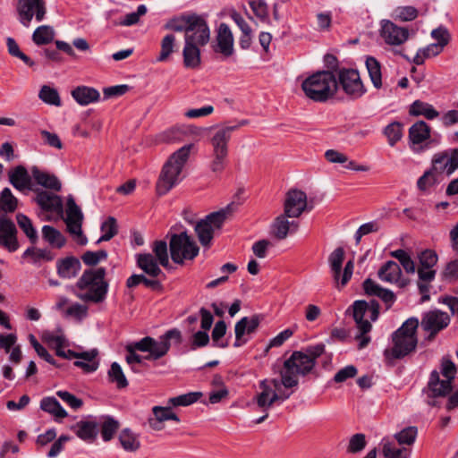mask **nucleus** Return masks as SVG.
Segmentation results:
<instances>
[{"instance_id": "ddd939ff", "label": "nucleus", "mask_w": 458, "mask_h": 458, "mask_svg": "<svg viewBox=\"0 0 458 458\" xmlns=\"http://www.w3.org/2000/svg\"><path fill=\"white\" fill-rule=\"evenodd\" d=\"M336 81L337 89H342L345 95L352 100L360 98L367 91L359 72L355 69H340L337 72Z\"/></svg>"}, {"instance_id": "f8f14e48", "label": "nucleus", "mask_w": 458, "mask_h": 458, "mask_svg": "<svg viewBox=\"0 0 458 458\" xmlns=\"http://www.w3.org/2000/svg\"><path fill=\"white\" fill-rule=\"evenodd\" d=\"M231 212L232 208L229 205L225 208L208 215L204 219L196 224L195 232L199 242L203 246H208L210 243L213 239L214 231L222 227Z\"/></svg>"}, {"instance_id": "f704fd0d", "label": "nucleus", "mask_w": 458, "mask_h": 458, "mask_svg": "<svg viewBox=\"0 0 458 458\" xmlns=\"http://www.w3.org/2000/svg\"><path fill=\"white\" fill-rule=\"evenodd\" d=\"M118 440L123 450L126 452L135 453L141 446L139 435L128 428L121 430L118 436Z\"/></svg>"}, {"instance_id": "052dcab7", "label": "nucleus", "mask_w": 458, "mask_h": 458, "mask_svg": "<svg viewBox=\"0 0 458 458\" xmlns=\"http://www.w3.org/2000/svg\"><path fill=\"white\" fill-rule=\"evenodd\" d=\"M226 333V324L224 320L217 321L212 331V341L215 346L219 348H225L228 345L227 342H219L220 339Z\"/></svg>"}, {"instance_id": "09e8293b", "label": "nucleus", "mask_w": 458, "mask_h": 458, "mask_svg": "<svg viewBox=\"0 0 458 458\" xmlns=\"http://www.w3.org/2000/svg\"><path fill=\"white\" fill-rule=\"evenodd\" d=\"M383 132L387 138L388 144L394 147L403 137V124L399 122H393L385 127Z\"/></svg>"}, {"instance_id": "37998d69", "label": "nucleus", "mask_w": 458, "mask_h": 458, "mask_svg": "<svg viewBox=\"0 0 458 458\" xmlns=\"http://www.w3.org/2000/svg\"><path fill=\"white\" fill-rule=\"evenodd\" d=\"M55 258V254L47 249H38L35 247L28 248L22 254V259H30L33 264L42 261H50Z\"/></svg>"}, {"instance_id": "4d7b16f0", "label": "nucleus", "mask_w": 458, "mask_h": 458, "mask_svg": "<svg viewBox=\"0 0 458 458\" xmlns=\"http://www.w3.org/2000/svg\"><path fill=\"white\" fill-rule=\"evenodd\" d=\"M108 377L111 382L116 384L118 388H124L128 386V381L121 366L117 362L111 364L110 369L108 370Z\"/></svg>"}, {"instance_id": "6e6552de", "label": "nucleus", "mask_w": 458, "mask_h": 458, "mask_svg": "<svg viewBox=\"0 0 458 458\" xmlns=\"http://www.w3.org/2000/svg\"><path fill=\"white\" fill-rule=\"evenodd\" d=\"M282 386V378H266L259 382V392L254 396L253 401L265 414L256 420V424L262 423L268 417L269 409L276 402H284L290 397L291 394L280 393Z\"/></svg>"}, {"instance_id": "4c0bfd02", "label": "nucleus", "mask_w": 458, "mask_h": 458, "mask_svg": "<svg viewBox=\"0 0 458 458\" xmlns=\"http://www.w3.org/2000/svg\"><path fill=\"white\" fill-rule=\"evenodd\" d=\"M30 172L37 184L48 190L57 191V178L54 174L42 171L38 166H32Z\"/></svg>"}, {"instance_id": "c9c22d12", "label": "nucleus", "mask_w": 458, "mask_h": 458, "mask_svg": "<svg viewBox=\"0 0 458 458\" xmlns=\"http://www.w3.org/2000/svg\"><path fill=\"white\" fill-rule=\"evenodd\" d=\"M199 45L185 41L182 50L183 64L187 68H197L200 64Z\"/></svg>"}, {"instance_id": "774afa93", "label": "nucleus", "mask_w": 458, "mask_h": 458, "mask_svg": "<svg viewBox=\"0 0 458 458\" xmlns=\"http://www.w3.org/2000/svg\"><path fill=\"white\" fill-rule=\"evenodd\" d=\"M435 171L431 168L424 173L417 182V186L420 191H426L437 182Z\"/></svg>"}, {"instance_id": "7c9ffc66", "label": "nucleus", "mask_w": 458, "mask_h": 458, "mask_svg": "<svg viewBox=\"0 0 458 458\" xmlns=\"http://www.w3.org/2000/svg\"><path fill=\"white\" fill-rule=\"evenodd\" d=\"M75 433L79 438L93 443L98 434V424L94 420H81L74 426Z\"/></svg>"}, {"instance_id": "de8ad7c7", "label": "nucleus", "mask_w": 458, "mask_h": 458, "mask_svg": "<svg viewBox=\"0 0 458 458\" xmlns=\"http://www.w3.org/2000/svg\"><path fill=\"white\" fill-rule=\"evenodd\" d=\"M202 395L203 394L201 392H190L175 397L169 398L167 401V404L172 405L174 407L189 406L196 403Z\"/></svg>"}, {"instance_id": "a19ab883", "label": "nucleus", "mask_w": 458, "mask_h": 458, "mask_svg": "<svg viewBox=\"0 0 458 458\" xmlns=\"http://www.w3.org/2000/svg\"><path fill=\"white\" fill-rule=\"evenodd\" d=\"M344 259V250L342 247L336 248L329 256L328 261L334 281L339 285L342 266Z\"/></svg>"}, {"instance_id": "79ce46f5", "label": "nucleus", "mask_w": 458, "mask_h": 458, "mask_svg": "<svg viewBox=\"0 0 458 458\" xmlns=\"http://www.w3.org/2000/svg\"><path fill=\"white\" fill-rule=\"evenodd\" d=\"M55 36V29L48 25L38 27L32 34V41L37 46H45L50 44Z\"/></svg>"}, {"instance_id": "bb28decb", "label": "nucleus", "mask_w": 458, "mask_h": 458, "mask_svg": "<svg viewBox=\"0 0 458 458\" xmlns=\"http://www.w3.org/2000/svg\"><path fill=\"white\" fill-rule=\"evenodd\" d=\"M288 216L284 214L278 216L271 225L273 235L278 240H284L287 237L290 232L293 233L298 228V223L295 221L290 222Z\"/></svg>"}, {"instance_id": "c756f323", "label": "nucleus", "mask_w": 458, "mask_h": 458, "mask_svg": "<svg viewBox=\"0 0 458 458\" xmlns=\"http://www.w3.org/2000/svg\"><path fill=\"white\" fill-rule=\"evenodd\" d=\"M418 272V282L417 285L421 296V301H427L429 300V290L430 284L435 279L436 270L432 268H425L420 267Z\"/></svg>"}, {"instance_id": "bf43d9fd", "label": "nucleus", "mask_w": 458, "mask_h": 458, "mask_svg": "<svg viewBox=\"0 0 458 458\" xmlns=\"http://www.w3.org/2000/svg\"><path fill=\"white\" fill-rule=\"evenodd\" d=\"M175 37L173 34H168L161 41V51L157 58L158 62H165L168 59L170 55L174 52Z\"/></svg>"}, {"instance_id": "13d9d810", "label": "nucleus", "mask_w": 458, "mask_h": 458, "mask_svg": "<svg viewBox=\"0 0 458 458\" xmlns=\"http://www.w3.org/2000/svg\"><path fill=\"white\" fill-rule=\"evenodd\" d=\"M417 435V428L410 426L394 434V438L399 445H411L415 442Z\"/></svg>"}, {"instance_id": "72a5a7b5", "label": "nucleus", "mask_w": 458, "mask_h": 458, "mask_svg": "<svg viewBox=\"0 0 458 458\" xmlns=\"http://www.w3.org/2000/svg\"><path fill=\"white\" fill-rule=\"evenodd\" d=\"M430 127L424 121L416 122L409 129V140L411 145H419L429 139Z\"/></svg>"}, {"instance_id": "680f3d73", "label": "nucleus", "mask_w": 458, "mask_h": 458, "mask_svg": "<svg viewBox=\"0 0 458 458\" xmlns=\"http://www.w3.org/2000/svg\"><path fill=\"white\" fill-rule=\"evenodd\" d=\"M420 267L425 268H432L437 265L438 257L436 251L432 250H425L419 255Z\"/></svg>"}, {"instance_id": "393cba45", "label": "nucleus", "mask_w": 458, "mask_h": 458, "mask_svg": "<svg viewBox=\"0 0 458 458\" xmlns=\"http://www.w3.org/2000/svg\"><path fill=\"white\" fill-rule=\"evenodd\" d=\"M216 48L215 51L221 53L225 57L233 54V36L226 23H221L217 29Z\"/></svg>"}, {"instance_id": "423d86ee", "label": "nucleus", "mask_w": 458, "mask_h": 458, "mask_svg": "<svg viewBox=\"0 0 458 458\" xmlns=\"http://www.w3.org/2000/svg\"><path fill=\"white\" fill-rule=\"evenodd\" d=\"M105 276L106 269L104 267L85 270L77 282L79 289L87 291L79 296L80 299L93 302L104 301L108 288Z\"/></svg>"}, {"instance_id": "49530a36", "label": "nucleus", "mask_w": 458, "mask_h": 458, "mask_svg": "<svg viewBox=\"0 0 458 458\" xmlns=\"http://www.w3.org/2000/svg\"><path fill=\"white\" fill-rule=\"evenodd\" d=\"M195 13L182 14L179 17L171 19L166 24L165 29L177 32H186L187 28L191 26V22Z\"/></svg>"}, {"instance_id": "dca6fc26", "label": "nucleus", "mask_w": 458, "mask_h": 458, "mask_svg": "<svg viewBox=\"0 0 458 458\" xmlns=\"http://www.w3.org/2000/svg\"><path fill=\"white\" fill-rule=\"evenodd\" d=\"M55 191H37L36 202L41 208L42 219L55 220L57 217V194Z\"/></svg>"}, {"instance_id": "603ef678", "label": "nucleus", "mask_w": 458, "mask_h": 458, "mask_svg": "<svg viewBox=\"0 0 458 458\" xmlns=\"http://www.w3.org/2000/svg\"><path fill=\"white\" fill-rule=\"evenodd\" d=\"M140 284H143L153 290L161 289V284L158 280L148 279L144 275H132L126 281V285L129 288L136 287Z\"/></svg>"}, {"instance_id": "864d4df0", "label": "nucleus", "mask_w": 458, "mask_h": 458, "mask_svg": "<svg viewBox=\"0 0 458 458\" xmlns=\"http://www.w3.org/2000/svg\"><path fill=\"white\" fill-rule=\"evenodd\" d=\"M16 220L20 228L25 233L30 242L35 243L38 239V235L31 220L21 213L17 214Z\"/></svg>"}, {"instance_id": "a18cd8bd", "label": "nucleus", "mask_w": 458, "mask_h": 458, "mask_svg": "<svg viewBox=\"0 0 458 458\" xmlns=\"http://www.w3.org/2000/svg\"><path fill=\"white\" fill-rule=\"evenodd\" d=\"M390 256L396 259L406 273L413 274L416 271L415 262L411 258L410 254L402 249L395 250L390 252Z\"/></svg>"}, {"instance_id": "5701e85b", "label": "nucleus", "mask_w": 458, "mask_h": 458, "mask_svg": "<svg viewBox=\"0 0 458 458\" xmlns=\"http://www.w3.org/2000/svg\"><path fill=\"white\" fill-rule=\"evenodd\" d=\"M402 269L395 261L388 260L384 263L377 271L378 278L386 283L397 284L400 287H404L408 281L402 279Z\"/></svg>"}, {"instance_id": "6e6d98bb", "label": "nucleus", "mask_w": 458, "mask_h": 458, "mask_svg": "<svg viewBox=\"0 0 458 458\" xmlns=\"http://www.w3.org/2000/svg\"><path fill=\"white\" fill-rule=\"evenodd\" d=\"M100 229L103 232V235L98 240L97 242L111 240L118 233L116 219L113 216H109L105 222L102 223Z\"/></svg>"}, {"instance_id": "338daca9", "label": "nucleus", "mask_w": 458, "mask_h": 458, "mask_svg": "<svg viewBox=\"0 0 458 458\" xmlns=\"http://www.w3.org/2000/svg\"><path fill=\"white\" fill-rule=\"evenodd\" d=\"M65 318H72L81 320L87 315V307L79 303H74L65 309L64 313Z\"/></svg>"}, {"instance_id": "a878e982", "label": "nucleus", "mask_w": 458, "mask_h": 458, "mask_svg": "<svg viewBox=\"0 0 458 458\" xmlns=\"http://www.w3.org/2000/svg\"><path fill=\"white\" fill-rule=\"evenodd\" d=\"M362 285L365 293L381 299L386 304V310L390 309L396 300L394 293L391 290L381 287L370 278H367Z\"/></svg>"}, {"instance_id": "4be33fe9", "label": "nucleus", "mask_w": 458, "mask_h": 458, "mask_svg": "<svg viewBox=\"0 0 458 458\" xmlns=\"http://www.w3.org/2000/svg\"><path fill=\"white\" fill-rule=\"evenodd\" d=\"M17 230L13 222L8 218H0V245L13 252L19 248Z\"/></svg>"}, {"instance_id": "0e129e2a", "label": "nucleus", "mask_w": 458, "mask_h": 458, "mask_svg": "<svg viewBox=\"0 0 458 458\" xmlns=\"http://www.w3.org/2000/svg\"><path fill=\"white\" fill-rule=\"evenodd\" d=\"M38 98L46 104L57 106V90L47 85L41 87Z\"/></svg>"}, {"instance_id": "e2e57ef3", "label": "nucleus", "mask_w": 458, "mask_h": 458, "mask_svg": "<svg viewBox=\"0 0 458 458\" xmlns=\"http://www.w3.org/2000/svg\"><path fill=\"white\" fill-rule=\"evenodd\" d=\"M146 13L147 7L144 4H140L138 6L136 12L127 13L120 21V24L123 26H131L137 24L140 21V18L146 14Z\"/></svg>"}, {"instance_id": "9d476101", "label": "nucleus", "mask_w": 458, "mask_h": 458, "mask_svg": "<svg viewBox=\"0 0 458 458\" xmlns=\"http://www.w3.org/2000/svg\"><path fill=\"white\" fill-rule=\"evenodd\" d=\"M171 340H174L177 344L182 342L181 331L173 328L166 331L164 335L155 339L150 336H145L137 342L135 345L140 352H148V360H158L164 357L171 347Z\"/></svg>"}, {"instance_id": "4468645a", "label": "nucleus", "mask_w": 458, "mask_h": 458, "mask_svg": "<svg viewBox=\"0 0 458 458\" xmlns=\"http://www.w3.org/2000/svg\"><path fill=\"white\" fill-rule=\"evenodd\" d=\"M16 11L19 21L29 28L34 17L38 22L45 19L47 5L44 0H18Z\"/></svg>"}, {"instance_id": "f257e3e1", "label": "nucleus", "mask_w": 458, "mask_h": 458, "mask_svg": "<svg viewBox=\"0 0 458 458\" xmlns=\"http://www.w3.org/2000/svg\"><path fill=\"white\" fill-rule=\"evenodd\" d=\"M191 146L182 147L165 163L156 184L158 195L166 194L182 180V169L189 159Z\"/></svg>"}, {"instance_id": "2eb2a0df", "label": "nucleus", "mask_w": 458, "mask_h": 458, "mask_svg": "<svg viewBox=\"0 0 458 458\" xmlns=\"http://www.w3.org/2000/svg\"><path fill=\"white\" fill-rule=\"evenodd\" d=\"M210 39V30L204 15L194 14L191 26L187 28L184 40L206 46Z\"/></svg>"}, {"instance_id": "f03ea898", "label": "nucleus", "mask_w": 458, "mask_h": 458, "mask_svg": "<svg viewBox=\"0 0 458 458\" xmlns=\"http://www.w3.org/2000/svg\"><path fill=\"white\" fill-rule=\"evenodd\" d=\"M238 130V126L224 124L216 127L210 134L209 142L211 145L209 170L220 175L227 166L229 156V141L232 133Z\"/></svg>"}, {"instance_id": "7ed1b4c3", "label": "nucleus", "mask_w": 458, "mask_h": 458, "mask_svg": "<svg viewBox=\"0 0 458 458\" xmlns=\"http://www.w3.org/2000/svg\"><path fill=\"white\" fill-rule=\"evenodd\" d=\"M419 327V320L416 318H408L403 324L393 333V346L385 351V355L391 359H402L414 352L418 339L416 330Z\"/></svg>"}, {"instance_id": "9b49d317", "label": "nucleus", "mask_w": 458, "mask_h": 458, "mask_svg": "<svg viewBox=\"0 0 458 458\" xmlns=\"http://www.w3.org/2000/svg\"><path fill=\"white\" fill-rule=\"evenodd\" d=\"M169 249L172 260L176 264H183L184 260H192L198 256L199 248L186 232L171 235Z\"/></svg>"}, {"instance_id": "8fccbe9b", "label": "nucleus", "mask_w": 458, "mask_h": 458, "mask_svg": "<svg viewBox=\"0 0 458 458\" xmlns=\"http://www.w3.org/2000/svg\"><path fill=\"white\" fill-rule=\"evenodd\" d=\"M17 199L13 195L9 188H4L0 196V211L12 213L17 208Z\"/></svg>"}, {"instance_id": "69168bd1", "label": "nucleus", "mask_w": 458, "mask_h": 458, "mask_svg": "<svg viewBox=\"0 0 458 458\" xmlns=\"http://www.w3.org/2000/svg\"><path fill=\"white\" fill-rule=\"evenodd\" d=\"M366 446L365 435L358 433L353 435L349 441L347 451L352 454L360 452Z\"/></svg>"}, {"instance_id": "2f4dec72", "label": "nucleus", "mask_w": 458, "mask_h": 458, "mask_svg": "<svg viewBox=\"0 0 458 458\" xmlns=\"http://www.w3.org/2000/svg\"><path fill=\"white\" fill-rule=\"evenodd\" d=\"M158 261L151 253H142L137 255V265L147 275L152 277H157L162 274L158 266Z\"/></svg>"}, {"instance_id": "473e14b6", "label": "nucleus", "mask_w": 458, "mask_h": 458, "mask_svg": "<svg viewBox=\"0 0 458 458\" xmlns=\"http://www.w3.org/2000/svg\"><path fill=\"white\" fill-rule=\"evenodd\" d=\"M72 98L81 106H87L97 102L99 98V92L91 87L79 86L72 91Z\"/></svg>"}, {"instance_id": "cd10ccee", "label": "nucleus", "mask_w": 458, "mask_h": 458, "mask_svg": "<svg viewBox=\"0 0 458 458\" xmlns=\"http://www.w3.org/2000/svg\"><path fill=\"white\" fill-rule=\"evenodd\" d=\"M9 181L11 184L19 191L33 190L32 176L22 165H18L9 173Z\"/></svg>"}, {"instance_id": "c03bdc74", "label": "nucleus", "mask_w": 458, "mask_h": 458, "mask_svg": "<svg viewBox=\"0 0 458 458\" xmlns=\"http://www.w3.org/2000/svg\"><path fill=\"white\" fill-rule=\"evenodd\" d=\"M366 67L373 86L377 89L382 87V74L379 62L372 56L366 59Z\"/></svg>"}, {"instance_id": "ea45409f", "label": "nucleus", "mask_w": 458, "mask_h": 458, "mask_svg": "<svg viewBox=\"0 0 458 458\" xmlns=\"http://www.w3.org/2000/svg\"><path fill=\"white\" fill-rule=\"evenodd\" d=\"M382 453L385 458H410L411 449L399 447L394 442L384 438L382 440Z\"/></svg>"}, {"instance_id": "aec40b11", "label": "nucleus", "mask_w": 458, "mask_h": 458, "mask_svg": "<svg viewBox=\"0 0 458 458\" xmlns=\"http://www.w3.org/2000/svg\"><path fill=\"white\" fill-rule=\"evenodd\" d=\"M450 322L449 316L441 310H435L425 313L421 319V327L430 333V335H436L440 330L448 326Z\"/></svg>"}, {"instance_id": "0eeeda50", "label": "nucleus", "mask_w": 458, "mask_h": 458, "mask_svg": "<svg viewBox=\"0 0 458 458\" xmlns=\"http://www.w3.org/2000/svg\"><path fill=\"white\" fill-rule=\"evenodd\" d=\"M59 218L64 222L66 231L78 244L85 245L87 243V237L82 231L84 215L72 195L67 198L64 204L59 197Z\"/></svg>"}, {"instance_id": "e433bc0d", "label": "nucleus", "mask_w": 458, "mask_h": 458, "mask_svg": "<svg viewBox=\"0 0 458 458\" xmlns=\"http://www.w3.org/2000/svg\"><path fill=\"white\" fill-rule=\"evenodd\" d=\"M81 267L79 259L72 256L63 259L59 261V276L63 278L75 277Z\"/></svg>"}, {"instance_id": "5fc2aeb1", "label": "nucleus", "mask_w": 458, "mask_h": 458, "mask_svg": "<svg viewBox=\"0 0 458 458\" xmlns=\"http://www.w3.org/2000/svg\"><path fill=\"white\" fill-rule=\"evenodd\" d=\"M155 259L158 261L159 265L167 267L169 265V256L167 250V243L165 241H156L152 248Z\"/></svg>"}, {"instance_id": "c85d7f7f", "label": "nucleus", "mask_w": 458, "mask_h": 458, "mask_svg": "<svg viewBox=\"0 0 458 458\" xmlns=\"http://www.w3.org/2000/svg\"><path fill=\"white\" fill-rule=\"evenodd\" d=\"M74 366L82 369L87 373H91L98 369V351L92 349L87 352H78Z\"/></svg>"}, {"instance_id": "f3484780", "label": "nucleus", "mask_w": 458, "mask_h": 458, "mask_svg": "<svg viewBox=\"0 0 458 458\" xmlns=\"http://www.w3.org/2000/svg\"><path fill=\"white\" fill-rule=\"evenodd\" d=\"M458 168V148H454L434 155L432 169L439 174L451 175Z\"/></svg>"}, {"instance_id": "b1692460", "label": "nucleus", "mask_w": 458, "mask_h": 458, "mask_svg": "<svg viewBox=\"0 0 458 458\" xmlns=\"http://www.w3.org/2000/svg\"><path fill=\"white\" fill-rule=\"evenodd\" d=\"M260 323L258 316H252L250 318L244 317L240 319L234 327L235 342L234 347H241L247 343V339L243 338L245 334L250 335L254 333L259 327Z\"/></svg>"}, {"instance_id": "3c124183", "label": "nucleus", "mask_w": 458, "mask_h": 458, "mask_svg": "<svg viewBox=\"0 0 458 458\" xmlns=\"http://www.w3.org/2000/svg\"><path fill=\"white\" fill-rule=\"evenodd\" d=\"M120 423L113 417L107 416L101 425V437L105 442L112 440L119 429Z\"/></svg>"}, {"instance_id": "58836bf2", "label": "nucleus", "mask_w": 458, "mask_h": 458, "mask_svg": "<svg viewBox=\"0 0 458 458\" xmlns=\"http://www.w3.org/2000/svg\"><path fill=\"white\" fill-rule=\"evenodd\" d=\"M409 114L412 116L422 115L428 120H433L439 115L438 111L432 105L421 100H415L411 105Z\"/></svg>"}, {"instance_id": "a211bd4d", "label": "nucleus", "mask_w": 458, "mask_h": 458, "mask_svg": "<svg viewBox=\"0 0 458 458\" xmlns=\"http://www.w3.org/2000/svg\"><path fill=\"white\" fill-rule=\"evenodd\" d=\"M307 207V195L301 190H290L285 197L284 212L289 217H299Z\"/></svg>"}, {"instance_id": "6ab92c4d", "label": "nucleus", "mask_w": 458, "mask_h": 458, "mask_svg": "<svg viewBox=\"0 0 458 458\" xmlns=\"http://www.w3.org/2000/svg\"><path fill=\"white\" fill-rule=\"evenodd\" d=\"M380 35L385 42L392 46H400L409 38V31L388 20L381 21Z\"/></svg>"}, {"instance_id": "20e7f679", "label": "nucleus", "mask_w": 458, "mask_h": 458, "mask_svg": "<svg viewBox=\"0 0 458 458\" xmlns=\"http://www.w3.org/2000/svg\"><path fill=\"white\" fill-rule=\"evenodd\" d=\"M305 96L315 102H326L337 91L335 75L330 71H321L306 78L301 83Z\"/></svg>"}, {"instance_id": "39448f33", "label": "nucleus", "mask_w": 458, "mask_h": 458, "mask_svg": "<svg viewBox=\"0 0 458 458\" xmlns=\"http://www.w3.org/2000/svg\"><path fill=\"white\" fill-rule=\"evenodd\" d=\"M352 316L359 334L356 339L359 341V349L365 348L370 342L367 335L372 328L370 321H376L379 316V303L376 300L366 301L363 300L355 301L352 304Z\"/></svg>"}, {"instance_id": "412c9836", "label": "nucleus", "mask_w": 458, "mask_h": 458, "mask_svg": "<svg viewBox=\"0 0 458 458\" xmlns=\"http://www.w3.org/2000/svg\"><path fill=\"white\" fill-rule=\"evenodd\" d=\"M452 382L448 378H441L440 373L437 370H433L430 373L425 392L431 398L445 396L452 390Z\"/></svg>"}, {"instance_id": "1a4fd4ad", "label": "nucleus", "mask_w": 458, "mask_h": 458, "mask_svg": "<svg viewBox=\"0 0 458 458\" xmlns=\"http://www.w3.org/2000/svg\"><path fill=\"white\" fill-rule=\"evenodd\" d=\"M312 361L303 352L295 351L284 360L280 371L282 384L285 388H292L299 384L298 376H306L314 368Z\"/></svg>"}]
</instances>
